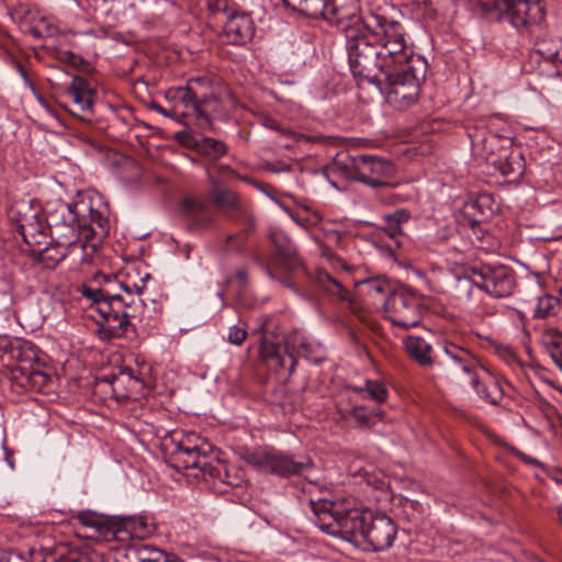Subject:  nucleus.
<instances>
[{"mask_svg":"<svg viewBox=\"0 0 562 562\" xmlns=\"http://www.w3.org/2000/svg\"><path fill=\"white\" fill-rule=\"evenodd\" d=\"M149 273L138 280L128 270L119 274L98 273L93 278L97 286L81 284L77 291L94 307L102 318L100 331L108 338L124 336L130 319L144 322L145 308L140 294Z\"/></svg>","mask_w":562,"mask_h":562,"instance_id":"obj_1","label":"nucleus"},{"mask_svg":"<svg viewBox=\"0 0 562 562\" xmlns=\"http://www.w3.org/2000/svg\"><path fill=\"white\" fill-rule=\"evenodd\" d=\"M308 507L321 530L347 541L363 540L374 551L389 549L397 533L395 522L385 514H373L355 506L350 498H310Z\"/></svg>","mask_w":562,"mask_h":562,"instance_id":"obj_2","label":"nucleus"},{"mask_svg":"<svg viewBox=\"0 0 562 562\" xmlns=\"http://www.w3.org/2000/svg\"><path fill=\"white\" fill-rule=\"evenodd\" d=\"M475 288L496 299L508 297L516 288L515 271L501 263L471 266L465 276L457 279L454 289L458 296L469 300Z\"/></svg>","mask_w":562,"mask_h":562,"instance_id":"obj_3","label":"nucleus"},{"mask_svg":"<svg viewBox=\"0 0 562 562\" xmlns=\"http://www.w3.org/2000/svg\"><path fill=\"white\" fill-rule=\"evenodd\" d=\"M175 434L172 442L175 443L173 456L179 468L184 470H199L203 476L218 479L227 485H238V482L231 480L228 469L225 464L212 457L213 448L205 441H200L196 434L191 432L177 439Z\"/></svg>","mask_w":562,"mask_h":562,"instance_id":"obj_4","label":"nucleus"},{"mask_svg":"<svg viewBox=\"0 0 562 562\" xmlns=\"http://www.w3.org/2000/svg\"><path fill=\"white\" fill-rule=\"evenodd\" d=\"M427 69L425 58H414L405 69L384 72L381 82L375 86L385 93L391 105L405 110L417 102Z\"/></svg>","mask_w":562,"mask_h":562,"instance_id":"obj_5","label":"nucleus"},{"mask_svg":"<svg viewBox=\"0 0 562 562\" xmlns=\"http://www.w3.org/2000/svg\"><path fill=\"white\" fill-rule=\"evenodd\" d=\"M60 213L66 227L71 232V237L77 240L78 234L85 238L97 237L102 239L110 232L108 210L89 196H78L72 203L61 205Z\"/></svg>","mask_w":562,"mask_h":562,"instance_id":"obj_6","label":"nucleus"},{"mask_svg":"<svg viewBox=\"0 0 562 562\" xmlns=\"http://www.w3.org/2000/svg\"><path fill=\"white\" fill-rule=\"evenodd\" d=\"M350 70L359 82L380 83L384 75L380 50L364 30L346 37Z\"/></svg>","mask_w":562,"mask_h":562,"instance_id":"obj_7","label":"nucleus"},{"mask_svg":"<svg viewBox=\"0 0 562 562\" xmlns=\"http://www.w3.org/2000/svg\"><path fill=\"white\" fill-rule=\"evenodd\" d=\"M12 229L21 235L30 250L47 245L52 228L46 224L42 207L31 200L15 201L9 210Z\"/></svg>","mask_w":562,"mask_h":562,"instance_id":"obj_8","label":"nucleus"},{"mask_svg":"<svg viewBox=\"0 0 562 562\" xmlns=\"http://www.w3.org/2000/svg\"><path fill=\"white\" fill-rule=\"evenodd\" d=\"M336 167L346 178L360 181L373 189L391 187L396 171L390 161L370 155L339 158Z\"/></svg>","mask_w":562,"mask_h":562,"instance_id":"obj_9","label":"nucleus"},{"mask_svg":"<svg viewBox=\"0 0 562 562\" xmlns=\"http://www.w3.org/2000/svg\"><path fill=\"white\" fill-rule=\"evenodd\" d=\"M496 20L508 22L517 30L539 24L544 18V7L539 0H475Z\"/></svg>","mask_w":562,"mask_h":562,"instance_id":"obj_10","label":"nucleus"},{"mask_svg":"<svg viewBox=\"0 0 562 562\" xmlns=\"http://www.w3.org/2000/svg\"><path fill=\"white\" fill-rule=\"evenodd\" d=\"M319 10L310 18H322L340 30L345 37L363 29L364 16L360 14L358 0H318Z\"/></svg>","mask_w":562,"mask_h":562,"instance_id":"obj_11","label":"nucleus"},{"mask_svg":"<svg viewBox=\"0 0 562 562\" xmlns=\"http://www.w3.org/2000/svg\"><path fill=\"white\" fill-rule=\"evenodd\" d=\"M305 335L300 330H293L283 339V346L268 335L262 337L260 344L261 359L274 370H285L291 375L296 366L295 352L306 341Z\"/></svg>","mask_w":562,"mask_h":562,"instance_id":"obj_12","label":"nucleus"},{"mask_svg":"<svg viewBox=\"0 0 562 562\" xmlns=\"http://www.w3.org/2000/svg\"><path fill=\"white\" fill-rule=\"evenodd\" d=\"M482 367L469 349L453 342H445L443 356L436 360L435 369L440 378L446 379L462 372L470 378L472 386H477L479 371Z\"/></svg>","mask_w":562,"mask_h":562,"instance_id":"obj_13","label":"nucleus"},{"mask_svg":"<svg viewBox=\"0 0 562 562\" xmlns=\"http://www.w3.org/2000/svg\"><path fill=\"white\" fill-rule=\"evenodd\" d=\"M387 319L403 329L416 327L422 322L423 307L420 300L408 290H397L385 301Z\"/></svg>","mask_w":562,"mask_h":562,"instance_id":"obj_14","label":"nucleus"},{"mask_svg":"<svg viewBox=\"0 0 562 562\" xmlns=\"http://www.w3.org/2000/svg\"><path fill=\"white\" fill-rule=\"evenodd\" d=\"M65 98L67 99L65 108L70 114L83 122L92 121L95 91L87 79L74 77L65 91Z\"/></svg>","mask_w":562,"mask_h":562,"instance_id":"obj_15","label":"nucleus"},{"mask_svg":"<svg viewBox=\"0 0 562 562\" xmlns=\"http://www.w3.org/2000/svg\"><path fill=\"white\" fill-rule=\"evenodd\" d=\"M211 83L205 77H194L187 81L184 87L170 90L175 100L173 113L182 115L187 119L194 120L201 98H203V89Z\"/></svg>","mask_w":562,"mask_h":562,"instance_id":"obj_16","label":"nucleus"},{"mask_svg":"<svg viewBox=\"0 0 562 562\" xmlns=\"http://www.w3.org/2000/svg\"><path fill=\"white\" fill-rule=\"evenodd\" d=\"M250 462L265 471L278 475L302 474L313 465L308 457L294 460L291 457L271 451L254 454Z\"/></svg>","mask_w":562,"mask_h":562,"instance_id":"obj_17","label":"nucleus"},{"mask_svg":"<svg viewBox=\"0 0 562 562\" xmlns=\"http://www.w3.org/2000/svg\"><path fill=\"white\" fill-rule=\"evenodd\" d=\"M376 47L380 50L381 65L384 72L405 69L414 58H423L408 52L405 38L382 42L376 44Z\"/></svg>","mask_w":562,"mask_h":562,"instance_id":"obj_18","label":"nucleus"},{"mask_svg":"<svg viewBox=\"0 0 562 562\" xmlns=\"http://www.w3.org/2000/svg\"><path fill=\"white\" fill-rule=\"evenodd\" d=\"M374 44L386 41L403 40L405 33L402 24L397 21H390L383 15L369 13L364 16L363 29Z\"/></svg>","mask_w":562,"mask_h":562,"instance_id":"obj_19","label":"nucleus"},{"mask_svg":"<svg viewBox=\"0 0 562 562\" xmlns=\"http://www.w3.org/2000/svg\"><path fill=\"white\" fill-rule=\"evenodd\" d=\"M337 420L353 423L356 427L369 428L374 425L378 412H369L362 405L351 402L349 396H341L335 405Z\"/></svg>","mask_w":562,"mask_h":562,"instance_id":"obj_20","label":"nucleus"},{"mask_svg":"<svg viewBox=\"0 0 562 562\" xmlns=\"http://www.w3.org/2000/svg\"><path fill=\"white\" fill-rule=\"evenodd\" d=\"M255 34V24L251 16L245 12H232L227 15L224 25V35L233 45L248 43Z\"/></svg>","mask_w":562,"mask_h":562,"instance_id":"obj_21","label":"nucleus"},{"mask_svg":"<svg viewBox=\"0 0 562 562\" xmlns=\"http://www.w3.org/2000/svg\"><path fill=\"white\" fill-rule=\"evenodd\" d=\"M212 85V82L210 83ZM211 86L203 89V98L194 116L199 128L206 131L212 128V122L226 115L225 106L222 100L213 93H210Z\"/></svg>","mask_w":562,"mask_h":562,"instance_id":"obj_22","label":"nucleus"},{"mask_svg":"<svg viewBox=\"0 0 562 562\" xmlns=\"http://www.w3.org/2000/svg\"><path fill=\"white\" fill-rule=\"evenodd\" d=\"M181 213L194 228H207L214 222V214L207 203L193 196L182 199Z\"/></svg>","mask_w":562,"mask_h":562,"instance_id":"obj_23","label":"nucleus"},{"mask_svg":"<svg viewBox=\"0 0 562 562\" xmlns=\"http://www.w3.org/2000/svg\"><path fill=\"white\" fill-rule=\"evenodd\" d=\"M154 531L155 525L147 517L130 516L121 520L117 537L122 540L125 537L143 540L154 533Z\"/></svg>","mask_w":562,"mask_h":562,"instance_id":"obj_24","label":"nucleus"},{"mask_svg":"<svg viewBox=\"0 0 562 562\" xmlns=\"http://www.w3.org/2000/svg\"><path fill=\"white\" fill-rule=\"evenodd\" d=\"M76 239L69 237L67 240H57L55 245L47 240V245L38 246L31 250L38 261L47 268L56 267L67 255V247L75 244Z\"/></svg>","mask_w":562,"mask_h":562,"instance_id":"obj_25","label":"nucleus"},{"mask_svg":"<svg viewBox=\"0 0 562 562\" xmlns=\"http://www.w3.org/2000/svg\"><path fill=\"white\" fill-rule=\"evenodd\" d=\"M315 282L328 296L352 305L350 291L344 284V280L333 277L324 269H319L316 271Z\"/></svg>","mask_w":562,"mask_h":562,"instance_id":"obj_26","label":"nucleus"},{"mask_svg":"<svg viewBox=\"0 0 562 562\" xmlns=\"http://www.w3.org/2000/svg\"><path fill=\"white\" fill-rule=\"evenodd\" d=\"M128 562H180L176 555L145 543L133 544L127 549Z\"/></svg>","mask_w":562,"mask_h":562,"instance_id":"obj_27","label":"nucleus"},{"mask_svg":"<svg viewBox=\"0 0 562 562\" xmlns=\"http://www.w3.org/2000/svg\"><path fill=\"white\" fill-rule=\"evenodd\" d=\"M404 345L406 352L420 367L435 369L436 359L432 357V347L424 338L408 336L404 340Z\"/></svg>","mask_w":562,"mask_h":562,"instance_id":"obj_28","label":"nucleus"},{"mask_svg":"<svg viewBox=\"0 0 562 562\" xmlns=\"http://www.w3.org/2000/svg\"><path fill=\"white\" fill-rule=\"evenodd\" d=\"M210 196L220 211L236 221L235 214L241 212V209L238 196L234 191L216 183Z\"/></svg>","mask_w":562,"mask_h":562,"instance_id":"obj_29","label":"nucleus"},{"mask_svg":"<svg viewBox=\"0 0 562 562\" xmlns=\"http://www.w3.org/2000/svg\"><path fill=\"white\" fill-rule=\"evenodd\" d=\"M113 390L116 391L120 384H127V394L125 397H136L143 395L145 390V379L142 373H135L132 368H123L113 381Z\"/></svg>","mask_w":562,"mask_h":562,"instance_id":"obj_30","label":"nucleus"},{"mask_svg":"<svg viewBox=\"0 0 562 562\" xmlns=\"http://www.w3.org/2000/svg\"><path fill=\"white\" fill-rule=\"evenodd\" d=\"M540 341L553 362L562 371V331L554 327L543 328Z\"/></svg>","mask_w":562,"mask_h":562,"instance_id":"obj_31","label":"nucleus"},{"mask_svg":"<svg viewBox=\"0 0 562 562\" xmlns=\"http://www.w3.org/2000/svg\"><path fill=\"white\" fill-rule=\"evenodd\" d=\"M270 240L276 247L279 259L286 265H293L296 257V248L288 235L280 229H272L270 232Z\"/></svg>","mask_w":562,"mask_h":562,"instance_id":"obj_32","label":"nucleus"},{"mask_svg":"<svg viewBox=\"0 0 562 562\" xmlns=\"http://www.w3.org/2000/svg\"><path fill=\"white\" fill-rule=\"evenodd\" d=\"M480 371L486 373L488 380H479V385L473 386L476 393L491 404H497L504 394L499 382L491 374V372L483 366Z\"/></svg>","mask_w":562,"mask_h":562,"instance_id":"obj_33","label":"nucleus"},{"mask_svg":"<svg viewBox=\"0 0 562 562\" xmlns=\"http://www.w3.org/2000/svg\"><path fill=\"white\" fill-rule=\"evenodd\" d=\"M409 217L411 215L406 210H396L394 213L383 217L381 228L390 238L397 240V237L403 235V224L406 223ZM396 244H398V241H396Z\"/></svg>","mask_w":562,"mask_h":562,"instance_id":"obj_34","label":"nucleus"},{"mask_svg":"<svg viewBox=\"0 0 562 562\" xmlns=\"http://www.w3.org/2000/svg\"><path fill=\"white\" fill-rule=\"evenodd\" d=\"M536 52L551 63L562 61V40L541 37L535 44Z\"/></svg>","mask_w":562,"mask_h":562,"instance_id":"obj_35","label":"nucleus"},{"mask_svg":"<svg viewBox=\"0 0 562 562\" xmlns=\"http://www.w3.org/2000/svg\"><path fill=\"white\" fill-rule=\"evenodd\" d=\"M90 553L66 547H57L53 551H46L45 562H88Z\"/></svg>","mask_w":562,"mask_h":562,"instance_id":"obj_36","label":"nucleus"},{"mask_svg":"<svg viewBox=\"0 0 562 562\" xmlns=\"http://www.w3.org/2000/svg\"><path fill=\"white\" fill-rule=\"evenodd\" d=\"M195 148L200 154L214 160L220 159L227 153V146L212 137H203L196 140Z\"/></svg>","mask_w":562,"mask_h":562,"instance_id":"obj_37","label":"nucleus"},{"mask_svg":"<svg viewBox=\"0 0 562 562\" xmlns=\"http://www.w3.org/2000/svg\"><path fill=\"white\" fill-rule=\"evenodd\" d=\"M352 391L362 394L368 393V396L376 403H383L387 400L389 391L384 383L376 380H367L363 386H353Z\"/></svg>","mask_w":562,"mask_h":562,"instance_id":"obj_38","label":"nucleus"},{"mask_svg":"<svg viewBox=\"0 0 562 562\" xmlns=\"http://www.w3.org/2000/svg\"><path fill=\"white\" fill-rule=\"evenodd\" d=\"M367 294L372 299H379V301L385 306V301L391 295V288L386 280L375 278L366 280Z\"/></svg>","mask_w":562,"mask_h":562,"instance_id":"obj_39","label":"nucleus"},{"mask_svg":"<svg viewBox=\"0 0 562 562\" xmlns=\"http://www.w3.org/2000/svg\"><path fill=\"white\" fill-rule=\"evenodd\" d=\"M33 23L34 24L25 30V32L30 33L35 38L53 37L58 32L57 26L47 18L41 16L36 21H33Z\"/></svg>","mask_w":562,"mask_h":562,"instance_id":"obj_40","label":"nucleus"},{"mask_svg":"<svg viewBox=\"0 0 562 562\" xmlns=\"http://www.w3.org/2000/svg\"><path fill=\"white\" fill-rule=\"evenodd\" d=\"M559 299L553 295L540 296L535 308V317L546 318L555 314L557 308L559 307Z\"/></svg>","mask_w":562,"mask_h":562,"instance_id":"obj_41","label":"nucleus"},{"mask_svg":"<svg viewBox=\"0 0 562 562\" xmlns=\"http://www.w3.org/2000/svg\"><path fill=\"white\" fill-rule=\"evenodd\" d=\"M283 3L306 15V16H311V14H315L318 10H319V2L318 0H282Z\"/></svg>","mask_w":562,"mask_h":562,"instance_id":"obj_42","label":"nucleus"},{"mask_svg":"<svg viewBox=\"0 0 562 562\" xmlns=\"http://www.w3.org/2000/svg\"><path fill=\"white\" fill-rule=\"evenodd\" d=\"M319 250L321 255L324 259L327 260V262L336 270H342L345 272L350 271V267L340 258L338 255H336L328 246L324 244H319Z\"/></svg>","mask_w":562,"mask_h":562,"instance_id":"obj_43","label":"nucleus"},{"mask_svg":"<svg viewBox=\"0 0 562 562\" xmlns=\"http://www.w3.org/2000/svg\"><path fill=\"white\" fill-rule=\"evenodd\" d=\"M247 326L243 323L229 327L227 340L236 346H240L247 338Z\"/></svg>","mask_w":562,"mask_h":562,"instance_id":"obj_44","label":"nucleus"},{"mask_svg":"<svg viewBox=\"0 0 562 562\" xmlns=\"http://www.w3.org/2000/svg\"><path fill=\"white\" fill-rule=\"evenodd\" d=\"M318 349H319V345L306 339V341L300 347V349L295 352V355L304 357L308 360L318 362L319 361V358L317 357Z\"/></svg>","mask_w":562,"mask_h":562,"instance_id":"obj_45","label":"nucleus"},{"mask_svg":"<svg viewBox=\"0 0 562 562\" xmlns=\"http://www.w3.org/2000/svg\"><path fill=\"white\" fill-rule=\"evenodd\" d=\"M227 241H228V245H227L228 248H232L233 250L238 251V252L243 251L244 246H245V233L241 232L236 235H229L227 237Z\"/></svg>","mask_w":562,"mask_h":562,"instance_id":"obj_46","label":"nucleus"},{"mask_svg":"<svg viewBox=\"0 0 562 562\" xmlns=\"http://www.w3.org/2000/svg\"><path fill=\"white\" fill-rule=\"evenodd\" d=\"M516 165H517V168H515L512 162H507L506 165L501 167V172L506 176L510 175V173H515V172L520 173L521 166H520L519 161L516 162Z\"/></svg>","mask_w":562,"mask_h":562,"instance_id":"obj_47","label":"nucleus"},{"mask_svg":"<svg viewBox=\"0 0 562 562\" xmlns=\"http://www.w3.org/2000/svg\"><path fill=\"white\" fill-rule=\"evenodd\" d=\"M0 308L8 310L12 305V295L10 292L4 291L0 293Z\"/></svg>","mask_w":562,"mask_h":562,"instance_id":"obj_48","label":"nucleus"},{"mask_svg":"<svg viewBox=\"0 0 562 562\" xmlns=\"http://www.w3.org/2000/svg\"><path fill=\"white\" fill-rule=\"evenodd\" d=\"M236 279L240 282V285L245 286L248 283V271L244 268L236 271Z\"/></svg>","mask_w":562,"mask_h":562,"instance_id":"obj_49","label":"nucleus"},{"mask_svg":"<svg viewBox=\"0 0 562 562\" xmlns=\"http://www.w3.org/2000/svg\"><path fill=\"white\" fill-rule=\"evenodd\" d=\"M27 14H30V11L25 10L24 8H16L12 12L13 19L23 20Z\"/></svg>","mask_w":562,"mask_h":562,"instance_id":"obj_50","label":"nucleus"},{"mask_svg":"<svg viewBox=\"0 0 562 562\" xmlns=\"http://www.w3.org/2000/svg\"><path fill=\"white\" fill-rule=\"evenodd\" d=\"M14 64H15L16 70L19 71V74L21 75L23 80L25 82H29L27 74H26V70L24 69V67L20 63H18V61H14Z\"/></svg>","mask_w":562,"mask_h":562,"instance_id":"obj_51","label":"nucleus"},{"mask_svg":"<svg viewBox=\"0 0 562 562\" xmlns=\"http://www.w3.org/2000/svg\"><path fill=\"white\" fill-rule=\"evenodd\" d=\"M518 456L526 463L540 464L537 460L532 459L531 457H529L522 452H518Z\"/></svg>","mask_w":562,"mask_h":562,"instance_id":"obj_52","label":"nucleus"},{"mask_svg":"<svg viewBox=\"0 0 562 562\" xmlns=\"http://www.w3.org/2000/svg\"><path fill=\"white\" fill-rule=\"evenodd\" d=\"M306 139L310 142H322L325 139V136H307Z\"/></svg>","mask_w":562,"mask_h":562,"instance_id":"obj_53","label":"nucleus"},{"mask_svg":"<svg viewBox=\"0 0 562 562\" xmlns=\"http://www.w3.org/2000/svg\"><path fill=\"white\" fill-rule=\"evenodd\" d=\"M0 562H9L8 554L4 550H0Z\"/></svg>","mask_w":562,"mask_h":562,"instance_id":"obj_54","label":"nucleus"},{"mask_svg":"<svg viewBox=\"0 0 562 562\" xmlns=\"http://www.w3.org/2000/svg\"><path fill=\"white\" fill-rule=\"evenodd\" d=\"M88 562H102V560L97 554L90 553Z\"/></svg>","mask_w":562,"mask_h":562,"instance_id":"obj_55","label":"nucleus"},{"mask_svg":"<svg viewBox=\"0 0 562 562\" xmlns=\"http://www.w3.org/2000/svg\"><path fill=\"white\" fill-rule=\"evenodd\" d=\"M5 459H7V462L9 463V465L11 468H13L12 456L9 453V451L7 449H5Z\"/></svg>","mask_w":562,"mask_h":562,"instance_id":"obj_56","label":"nucleus"},{"mask_svg":"<svg viewBox=\"0 0 562 562\" xmlns=\"http://www.w3.org/2000/svg\"><path fill=\"white\" fill-rule=\"evenodd\" d=\"M158 111H159L161 114H164L165 116H169V117H171V113H170L168 110H166V109H164V108H161V106H158Z\"/></svg>","mask_w":562,"mask_h":562,"instance_id":"obj_57","label":"nucleus"},{"mask_svg":"<svg viewBox=\"0 0 562 562\" xmlns=\"http://www.w3.org/2000/svg\"><path fill=\"white\" fill-rule=\"evenodd\" d=\"M269 127H270V128H272V130H276V131H280V132L282 131V130L279 127V125H278V123H277V122H271V123L269 124Z\"/></svg>","mask_w":562,"mask_h":562,"instance_id":"obj_58","label":"nucleus"},{"mask_svg":"<svg viewBox=\"0 0 562 562\" xmlns=\"http://www.w3.org/2000/svg\"><path fill=\"white\" fill-rule=\"evenodd\" d=\"M212 10H220L221 9V1H216L214 4H211Z\"/></svg>","mask_w":562,"mask_h":562,"instance_id":"obj_59","label":"nucleus"},{"mask_svg":"<svg viewBox=\"0 0 562 562\" xmlns=\"http://www.w3.org/2000/svg\"><path fill=\"white\" fill-rule=\"evenodd\" d=\"M24 345H25V347H26L30 351H34V349L36 348V347H34L33 345L27 344V342H25Z\"/></svg>","mask_w":562,"mask_h":562,"instance_id":"obj_60","label":"nucleus"},{"mask_svg":"<svg viewBox=\"0 0 562 562\" xmlns=\"http://www.w3.org/2000/svg\"><path fill=\"white\" fill-rule=\"evenodd\" d=\"M558 514H559V519H560V521L562 524V506L559 508Z\"/></svg>","mask_w":562,"mask_h":562,"instance_id":"obj_61","label":"nucleus"},{"mask_svg":"<svg viewBox=\"0 0 562 562\" xmlns=\"http://www.w3.org/2000/svg\"><path fill=\"white\" fill-rule=\"evenodd\" d=\"M282 170L289 171V170H291V167L290 166H285Z\"/></svg>","mask_w":562,"mask_h":562,"instance_id":"obj_62","label":"nucleus"}]
</instances>
